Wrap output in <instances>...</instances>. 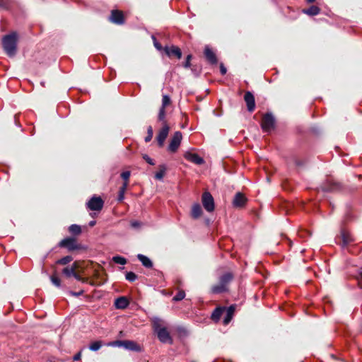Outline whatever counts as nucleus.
I'll return each mask as SVG.
<instances>
[{"label": "nucleus", "instance_id": "nucleus-1", "mask_svg": "<svg viewBox=\"0 0 362 362\" xmlns=\"http://www.w3.org/2000/svg\"><path fill=\"white\" fill-rule=\"evenodd\" d=\"M152 325L155 332H156L158 338L163 343H172V338L167 330V328L163 326V322L159 317H155L152 320Z\"/></svg>", "mask_w": 362, "mask_h": 362}, {"label": "nucleus", "instance_id": "nucleus-2", "mask_svg": "<svg viewBox=\"0 0 362 362\" xmlns=\"http://www.w3.org/2000/svg\"><path fill=\"white\" fill-rule=\"evenodd\" d=\"M17 34L13 33L4 37L2 40L3 47L9 57L15 56L17 49Z\"/></svg>", "mask_w": 362, "mask_h": 362}, {"label": "nucleus", "instance_id": "nucleus-3", "mask_svg": "<svg viewBox=\"0 0 362 362\" xmlns=\"http://www.w3.org/2000/svg\"><path fill=\"white\" fill-rule=\"evenodd\" d=\"M320 189L325 192H339L344 189V185L332 178H327L317 188V190Z\"/></svg>", "mask_w": 362, "mask_h": 362}, {"label": "nucleus", "instance_id": "nucleus-4", "mask_svg": "<svg viewBox=\"0 0 362 362\" xmlns=\"http://www.w3.org/2000/svg\"><path fill=\"white\" fill-rule=\"evenodd\" d=\"M233 276L231 273L228 272L220 277L219 283L211 287L213 293H221L228 290V284L233 280Z\"/></svg>", "mask_w": 362, "mask_h": 362}, {"label": "nucleus", "instance_id": "nucleus-5", "mask_svg": "<svg viewBox=\"0 0 362 362\" xmlns=\"http://www.w3.org/2000/svg\"><path fill=\"white\" fill-rule=\"evenodd\" d=\"M59 246L60 247L66 248L69 251H74L85 249V247L81 244L77 243V240L75 238H66L62 240Z\"/></svg>", "mask_w": 362, "mask_h": 362}, {"label": "nucleus", "instance_id": "nucleus-6", "mask_svg": "<svg viewBox=\"0 0 362 362\" xmlns=\"http://www.w3.org/2000/svg\"><path fill=\"white\" fill-rule=\"evenodd\" d=\"M182 139V133L179 131L175 132L168 146V151L170 153H175L180 146Z\"/></svg>", "mask_w": 362, "mask_h": 362}, {"label": "nucleus", "instance_id": "nucleus-7", "mask_svg": "<svg viewBox=\"0 0 362 362\" xmlns=\"http://www.w3.org/2000/svg\"><path fill=\"white\" fill-rule=\"evenodd\" d=\"M104 202L100 197L93 196L87 203L86 206L91 211H100Z\"/></svg>", "mask_w": 362, "mask_h": 362}, {"label": "nucleus", "instance_id": "nucleus-8", "mask_svg": "<svg viewBox=\"0 0 362 362\" xmlns=\"http://www.w3.org/2000/svg\"><path fill=\"white\" fill-rule=\"evenodd\" d=\"M202 204L207 211L212 212L214 210V198L209 192H205L202 194Z\"/></svg>", "mask_w": 362, "mask_h": 362}, {"label": "nucleus", "instance_id": "nucleus-9", "mask_svg": "<svg viewBox=\"0 0 362 362\" xmlns=\"http://www.w3.org/2000/svg\"><path fill=\"white\" fill-rule=\"evenodd\" d=\"M169 130V126L166 123H165L156 136V140L159 147L163 146L165 140L168 135Z\"/></svg>", "mask_w": 362, "mask_h": 362}, {"label": "nucleus", "instance_id": "nucleus-10", "mask_svg": "<svg viewBox=\"0 0 362 362\" xmlns=\"http://www.w3.org/2000/svg\"><path fill=\"white\" fill-rule=\"evenodd\" d=\"M109 19L113 23H115L117 25H122L124 23L123 13L118 10L112 11L111 15H110Z\"/></svg>", "mask_w": 362, "mask_h": 362}, {"label": "nucleus", "instance_id": "nucleus-11", "mask_svg": "<svg viewBox=\"0 0 362 362\" xmlns=\"http://www.w3.org/2000/svg\"><path fill=\"white\" fill-rule=\"evenodd\" d=\"M339 238L341 241L340 245L342 247H346L348 245H349L354 240L350 233L346 230L345 229H342L341 230V234Z\"/></svg>", "mask_w": 362, "mask_h": 362}, {"label": "nucleus", "instance_id": "nucleus-12", "mask_svg": "<svg viewBox=\"0 0 362 362\" xmlns=\"http://www.w3.org/2000/svg\"><path fill=\"white\" fill-rule=\"evenodd\" d=\"M244 100L246 103L247 110L249 112L254 111L255 108V100L253 94L250 91H247L244 95Z\"/></svg>", "mask_w": 362, "mask_h": 362}, {"label": "nucleus", "instance_id": "nucleus-13", "mask_svg": "<svg viewBox=\"0 0 362 362\" xmlns=\"http://www.w3.org/2000/svg\"><path fill=\"white\" fill-rule=\"evenodd\" d=\"M262 128L264 132L269 133L272 130V113H267L261 123Z\"/></svg>", "mask_w": 362, "mask_h": 362}, {"label": "nucleus", "instance_id": "nucleus-14", "mask_svg": "<svg viewBox=\"0 0 362 362\" xmlns=\"http://www.w3.org/2000/svg\"><path fill=\"white\" fill-rule=\"evenodd\" d=\"M184 157L186 160L197 165H202L204 163V159L197 153L186 152Z\"/></svg>", "mask_w": 362, "mask_h": 362}, {"label": "nucleus", "instance_id": "nucleus-15", "mask_svg": "<svg viewBox=\"0 0 362 362\" xmlns=\"http://www.w3.org/2000/svg\"><path fill=\"white\" fill-rule=\"evenodd\" d=\"M164 51H165V54L170 57L172 56H175L178 59H180L182 57V52L178 47H176V46H172L170 47H165L164 48Z\"/></svg>", "mask_w": 362, "mask_h": 362}, {"label": "nucleus", "instance_id": "nucleus-16", "mask_svg": "<svg viewBox=\"0 0 362 362\" xmlns=\"http://www.w3.org/2000/svg\"><path fill=\"white\" fill-rule=\"evenodd\" d=\"M246 202L247 199L244 194L240 192H238L233 198V204L235 207H242L245 204Z\"/></svg>", "mask_w": 362, "mask_h": 362}, {"label": "nucleus", "instance_id": "nucleus-17", "mask_svg": "<svg viewBox=\"0 0 362 362\" xmlns=\"http://www.w3.org/2000/svg\"><path fill=\"white\" fill-rule=\"evenodd\" d=\"M204 55L206 59L212 64L217 63V58L213 50L209 47L206 46L204 49Z\"/></svg>", "mask_w": 362, "mask_h": 362}, {"label": "nucleus", "instance_id": "nucleus-18", "mask_svg": "<svg viewBox=\"0 0 362 362\" xmlns=\"http://www.w3.org/2000/svg\"><path fill=\"white\" fill-rule=\"evenodd\" d=\"M129 304L128 299L124 296L119 297L115 300V306L117 309H125Z\"/></svg>", "mask_w": 362, "mask_h": 362}, {"label": "nucleus", "instance_id": "nucleus-19", "mask_svg": "<svg viewBox=\"0 0 362 362\" xmlns=\"http://www.w3.org/2000/svg\"><path fill=\"white\" fill-rule=\"evenodd\" d=\"M122 347L131 351H138L140 350L139 346L134 341L130 340H123Z\"/></svg>", "mask_w": 362, "mask_h": 362}, {"label": "nucleus", "instance_id": "nucleus-20", "mask_svg": "<svg viewBox=\"0 0 362 362\" xmlns=\"http://www.w3.org/2000/svg\"><path fill=\"white\" fill-rule=\"evenodd\" d=\"M202 209L199 204L195 203L192 206L191 216L193 218L197 219L201 216Z\"/></svg>", "mask_w": 362, "mask_h": 362}, {"label": "nucleus", "instance_id": "nucleus-21", "mask_svg": "<svg viewBox=\"0 0 362 362\" xmlns=\"http://www.w3.org/2000/svg\"><path fill=\"white\" fill-rule=\"evenodd\" d=\"M226 312V316L223 319V325H228L233 318V315L235 311V305H230L227 309L225 310Z\"/></svg>", "mask_w": 362, "mask_h": 362}, {"label": "nucleus", "instance_id": "nucleus-22", "mask_svg": "<svg viewBox=\"0 0 362 362\" xmlns=\"http://www.w3.org/2000/svg\"><path fill=\"white\" fill-rule=\"evenodd\" d=\"M320 11L321 10L318 6L313 5L308 8H304L303 10V13L310 16H314L318 15Z\"/></svg>", "mask_w": 362, "mask_h": 362}, {"label": "nucleus", "instance_id": "nucleus-23", "mask_svg": "<svg viewBox=\"0 0 362 362\" xmlns=\"http://www.w3.org/2000/svg\"><path fill=\"white\" fill-rule=\"evenodd\" d=\"M225 310L223 307L216 308L211 314V319L216 322H218Z\"/></svg>", "mask_w": 362, "mask_h": 362}, {"label": "nucleus", "instance_id": "nucleus-24", "mask_svg": "<svg viewBox=\"0 0 362 362\" xmlns=\"http://www.w3.org/2000/svg\"><path fill=\"white\" fill-rule=\"evenodd\" d=\"M137 258L141 262L144 267L146 268H151L153 267V263L148 257L141 254H139L137 255Z\"/></svg>", "mask_w": 362, "mask_h": 362}, {"label": "nucleus", "instance_id": "nucleus-25", "mask_svg": "<svg viewBox=\"0 0 362 362\" xmlns=\"http://www.w3.org/2000/svg\"><path fill=\"white\" fill-rule=\"evenodd\" d=\"M286 243L289 247L292 245V242L284 234H281L279 236V240H273V243H275L277 246Z\"/></svg>", "mask_w": 362, "mask_h": 362}, {"label": "nucleus", "instance_id": "nucleus-26", "mask_svg": "<svg viewBox=\"0 0 362 362\" xmlns=\"http://www.w3.org/2000/svg\"><path fill=\"white\" fill-rule=\"evenodd\" d=\"M165 171H166L165 165H160L159 170L155 174V178L158 180H162L165 175Z\"/></svg>", "mask_w": 362, "mask_h": 362}, {"label": "nucleus", "instance_id": "nucleus-27", "mask_svg": "<svg viewBox=\"0 0 362 362\" xmlns=\"http://www.w3.org/2000/svg\"><path fill=\"white\" fill-rule=\"evenodd\" d=\"M76 266H72L71 267H66L62 270V273L66 276V277H71L73 276L75 273Z\"/></svg>", "mask_w": 362, "mask_h": 362}, {"label": "nucleus", "instance_id": "nucleus-28", "mask_svg": "<svg viewBox=\"0 0 362 362\" xmlns=\"http://www.w3.org/2000/svg\"><path fill=\"white\" fill-rule=\"evenodd\" d=\"M127 188V184L123 183L122 186L119 188L118 194V201L122 202L124 199V194Z\"/></svg>", "mask_w": 362, "mask_h": 362}, {"label": "nucleus", "instance_id": "nucleus-29", "mask_svg": "<svg viewBox=\"0 0 362 362\" xmlns=\"http://www.w3.org/2000/svg\"><path fill=\"white\" fill-rule=\"evenodd\" d=\"M69 230L71 233L74 235H79L81 233V226L76 224H72L69 226Z\"/></svg>", "mask_w": 362, "mask_h": 362}, {"label": "nucleus", "instance_id": "nucleus-30", "mask_svg": "<svg viewBox=\"0 0 362 362\" xmlns=\"http://www.w3.org/2000/svg\"><path fill=\"white\" fill-rule=\"evenodd\" d=\"M102 346V341H95L93 343H91L89 346L90 350L93 351H96L99 350Z\"/></svg>", "mask_w": 362, "mask_h": 362}, {"label": "nucleus", "instance_id": "nucleus-31", "mask_svg": "<svg viewBox=\"0 0 362 362\" xmlns=\"http://www.w3.org/2000/svg\"><path fill=\"white\" fill-rule=\"evenodd\" d=\"M72 259H73V258L71 256H66V257H64L58 259L56 262V263L58 264L65 265V264L69 263L70 262H71Z\"/></svg>", "mask_w": 362, "mask_h": 362}, {"label": "nucleus", "instance_id": "nucleus-32", "mask_svg": "<svg viewBox=\"0 0 362 362\" xmlns=\"http://www.w3.org/2000/svg\"><path fill=\"white\" fill-rule=\"evenodd\" d=\"M112 261L119 264L124 265L127 263V259L121 256H115L112 257Z\"/></svg>", "mask_w": 362, "mask_h": 362}, {"label": "nucleus", "instance_id": "nucleus-33", "mask_svg": "<svg viewBox=\"0 0 362 362\" xmlns=\"http://www.w3.org/2000/svg\"><path fill=\"white\" fill-rule=\"evenodd\" d=\"M185 297V293L184 291H179L177 294L173 298L174 301H180L184 299Z\"/></svg>", "mask_w": 362, "mask_h": 362}, {"label": "nucleus", "instance_id": "nucleus-34", "mask_svg": "<svg viewBox=\"0 0 362 362\" xmlns=\"http://www.w3.org/2000/svg\"><path fill=\"white\" fill-rule=\"evenodd\" d=\"M52 283L57 287L61 286V281L56 274H53L50 276Z\"/></svg>", "mask_w": 362, "mask_h": 362}, {"label": "nucleus", "instance_id": "nucleus-35", "mask_svg": "<svg viewBox=\"0 0 362 362\" xmlns=\"http://www.w3.org/2000/svg\"><path fill=\"white\" fill-rule=\"evenodd\" d=\"M170 103H171V100L168 95H163L161 107L165 108V107L169 105L170 104Z\"/></svg>", "mask_w": 362, "mask_h": 362}, {"label": "nucleus", "instance_id": "nucleus-36", "mask_svg": "<svg viewBox=\"0 0 362 362\" xmlns=\"http://www.w3.org/2000/svg\"><path fill=\"white\" fill-rule=\"evenodd\" d=\"M165 118V108L160 107V110H159L158 119L159 121L163 122V124H164L165 123H166Z\"/></svg>", "mask_w": 362, "mask_h": 362}, {"label": "nucleus", "instance_id": "nucleus-37", "mask_svg": "<svg viewBox=\"0 0 362 362\" xmlns=\"http://www.w3.org/2000/svg\"><path fill=\"white\" fill-rule=\"evenodd\" d=\"M125 278L127 281H129L130 282H133L137 279V276L134 272H127V274L125 275Z\"/></svg>", "mask_w": 362, "mask_h": 362}, {"label": "nucleus", "instance_id": "nucleus-38", "mask_svg": "<svg viewBox=\"0 0 362 362\" xmlns=\"http://www.w3.org/2000/svg\"><path fill=\"white\" fill-rule=\"evenodd\" d=\"M130 172L129 171H124L122 173L121 177L124 180V183H127V185H129V179L130 177Z\"/></svg>", "mask_w": 362, "mask_h": 362}, {"label": "nucleus", "instance_id": "nucleus-39", "mask_svg": "<svg viewBox=\"0 0 362 362\" xmlns=\"http://www.w3.org/2000/svg\"><path fill=\"white\" fill-rule=\"evenodd\" d=\"M153 137V129L151 127L148 128V135L145 137V141L148 142L152 139Z\"/></svg>", "mask_w": 362, "mask_h": 362}, {"label": "nucleus", "instance_id": "nucleus-40", "mask_svg": "<svg viewBox=\"0 0 362 362\" xmlns=\"http://www.w3.org/2000/svg\"><path fill=\"white\" fill-rule=\"evenodd\" d=\"M142 157L148 164L151 165H155V162L153 161V160L147 154H144Z\"/></svg>", "mask_w": 362, "mask_h": 362}, {"label": "nucleus", "instance_id": "nucleus-41", "mask_svg": "<svg viewBox=\"0 0 362 362\" xmlns=\"http://www.w3.org/2000/svg\"><path fill=\"white\" fill-rule=\"evenodd\" d=\"M191 59H192V55L191 54L187 55L186 60L183 64L185 68H189L191 66V64H190Z\"/></svg>", "mask_w": 362, "mask_h": 362}, {"label": "nucleus", "instance_id": "nucleus-42", "mask_svg": "<svg viewBox=\"0 0 362 362\" xmlns=\"http://www.w3.org/2000/svg\"><path fill=\"white\" fill-rule=\"evenodd\" d=\"M122 344H123V341L117 340V341L110 342L108 345L112 346H119V347L122 346Z\"/></svg>", "mask_w": 362, "mask_h": 362}, {"label": "nucleus", "instance_id": "nucleus-43", "mask_svg": "<svg viewBox=\"0 0 362 362\" xmlns=\"http://www.w3.org/2000/svg\"><path fill=\"white\" fill-rule=\"evenodd\" d=\"M141 222L138 221H133L131 222V226L134 228H138L141 226Z\"/></svg>", "mask_w": 362, "mask_h": 362}, {"label": "nucleus", "instance_id": "nucleus-44", "mask_svg": "<svg viewBox=\"0 0 362 362\" xmlns=\"http://www.w3.org/2000/svg\"><path fill=\"white\" fill-rule=\"evenodd\" d=\"M357 281L359 287L362 289V272L358 274Z\"/></svg>", "mask_w": 362, "mask_h": 362}, {"label": "nucleus", "instance_id": "nucleus-45", "mask_svg": "<svg viewBox=\"0 0 362 362\" xmlns=\"http://www.w3.org/2000/svg\"><path fill=\"white\" fill-rule=\"evenodd\" d=\"M83 290H81L78 292L69 291V294L73 296H79L83 293Z\"/></svg>", "mask_w": 362, "mask_h": 362}, {"label": "nucleus", "instance_id": "nucleus-46", "mask_svg": "<svg viewBox=\"0 0 362 362\" xmlns=\"http://www.w3.org/2000/svg\"><path fill=\"white\" fill-rule=\"evenodd\" d=\"M154 46L158 50H161L163 49L161 45L158 43L156 39L154 38Z\"/></svg>", "mask_w": 362, "mask_h": 362}, {"label": "nucleus", "instance_id": "nucleus-47", "mask_svg": "<svg viewBox=\"0 0 362 362\" xmlns=\"http://www.w3.org/2000/svg\"><path fill=\"white\" fill-rule=\"evenodd\" d=\"M220 71L222 75H225L226 74V68L223 66V64L220 66Z\"/></svg>", "mask_w": 362, "mask_h": 362}, {"label": "nucleus", "instance_id": "nucleus-48", "mask_svg": "<svg viewBox=\"0 0 362 362\" xmlns=\"http://www.w3.org/2000/svg\"><path fill=\"white\" fill-rule=\"evenodd\" d=\"M81 357V351L78 352L73 358L74 361H78Z\"/></svg>", "mask_w": 362, "mask_h": 362}, {"label": "nucleus", "instance_id": "nucleus-49", "mask_svg": "<svg viewBox=\"0 0 362 362\" xmlns=\"http://www.w3.org/2000/svg\"><path fill=\"white\" fill-rule=\"evenodd\" d=\"M76 280L83 281V279L82 277H81L78 274H77L76 272L74 273L73 276Z\"/></svg>", "mask_w": 362, "mask_h": 362}, {"label": "nucleus", "instance_id": "nucleus-50", "mask_svg": "<svg viewBox=\"0 0 362 362\" xmlns=\"http://www.w3.org/2000/svg\"><path fill=\"white\" fill-rule=\"evenodd\" d=\"M290 206V205L288 204H284V210H285L286 211H288V207Z\"/></svg>", "mask_w": 362, "mask_h": 362}, {"label": "nucleus", "instance_id": "nucleus-51", "mask_svg": "<svg viewBox=\"0 0 362 362\" xmlns=\"http://www.w3.org/2000/svg\"><path fill=\"white\" fill-rule=\"evenodd\" d=\"M95 225V221H90V223H89V226H90V227H93V226H94Z\"/></svg>", "mask_w": 362, "mask_h": 362}, {"label": "nucleus", "instance_id": "nucleus-52", "mask_svg": "<svg viewBox=\"0 0 362 362\" xmlns=\"http://www.w3.org/2000/svg\"><path fill=\"white\" fill-rule=\"evenodd\" d=\"M296 165L298 166H301V165H303V163H302L301 161H297Z\"/></svg>", "mask_w": 362, "mask_h": 362}, {"label": "nucleus", "instance_id": "nucleus-53", "mask_svg": "<svg viewBox=\"0 0 362 362\" xmlns=\"http://www.w3.org/2000/svg\"><path fill=\"white\" fill-rule=\"evenodd\" d=\"M315 1L316 0H306L308 4H313V3L315 2Z\"/></svg>", "mask_w": 362, "mask_h": 362}, {"label": "nucleus", "instance_id": "nucleus-54", "mask_svg": "<svg viewBox=\"0 0 362 362\" xmlns=\"http://www.w3.org/2000/svg\"><path fill=\"white\" fill-rule=\"evenodd\" d=\"M272 122H273V127H274V118H273Z\"/></svg>", "mask_w": 362, "mask_h": 362}]
</instances>
